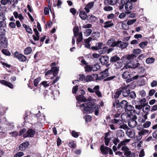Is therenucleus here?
<instances>
[{
    "instance_id": "4c0bfd02",
    "label": "nucleus",
    "mask_w": 157,
    "mask_h": 157,
    "mask_svg": "<svg viewBox=\"0 0 157 157\" xmlns=\"http://www.w3.org/2000/svg\"><path fill=\"white\" fill-rule=\"evenodd\" d=\"M130 13H128L127 11H126L125 12H122L121 13L119 14L118 17L120 19H123L126 16L127 14H128Z\"/></svg>"
},
{
    "instance_id": "6e6552de",
    "label": "nucleus",
    "mask_w": 157,
    "mask_h": 157,
    "mask_svg": "<svg viewBox=\"0 0 157 157\" xmlns=\"http://www.w3.org/2000/svg\"><path fill=\"white\" fill-rule=\"evenodd\" d=\"M128 45V42H123L121 41H117V46L121 49H124L126 48Z\"/></svg>"
},
{
    "instance_id": "2eb2a0df",
    "label": "nucleus",
    "mask_w": 157,
    "mask_h": 157,
    "mask_svg": "<svg viewBox=\"0 0 157 157\" xmlns=\"http://www.w3.org/2000/svg\"><path fill=\"white\" fill-rule=\"evenodd\" d=\"M108 69H106L101 72V75L100 77L101 79H103L107 78L109 76V74L108 73Z\"/></svg>"
},
{
    "instance_id": "6e6d98bb",
    "label": "nucleus",
    "mask_w": 157,
    "mask_h": 157,
    "mask_svg": "<svg viewBox=\"0 0 157 157\" xmlns=\"http://www.w3.org/2000/svg\"><path fill=\"white\" fill-rule=\"evenodd\" d=\"M24 155V153L23 152H19L16 154L14 155V157H21Z\"/></svg>"
},
{
    "instance_id": "9d476101",
    "label": "nucleus",
    "mask_w": 157,
    "mask_h": 157,
    "mask_svg": "<svg viewBox=\"0 0 157 157\" xmlns=\"http://www.w3.org/2000/svg\"><path fill=\"white\" fill-rule=\"evenodd\" d=\"M125 111L126 112H130L131 115L133 114L132 112L135 113V110L134 107L131 105H128L125 108Z\"/></svg>"
},
{
    "instance_id": "f257e3e1",
    "label": "nucleus",
    "mask_w": 157,
    "mask_h": 157,
    "mask_svg": "<svg viewBox=\"0 0 157 157\" xmlns=\"http://www.w3.org/2000/svg\"><path fill=\"white\" fill-rule=\"evenodd\" d=\"M89 102H87L84 104H82L81 107H82L83 109L86 112L91 113L90 111L93 112H94L95 114L96 115H98L99 113V108L100 106L98 105L94 106L90 101H91V98H89Z\"/></svg>"
},
{
    "instance_id": "c85d7f7f",
    "label": "nucleus",
    "mask_w": 157,
    "mask_h": 157,
    "mask_svg": "<svg viewBox=\"0 0 157 157\" xmlns=\"http://www.w3.org/2000/svg\"><path fill=\"white\" fill-rule=\"evenodd\" d=\"M79 16L81 18L84 20L86 18L87 15L84 11H81L80 12Z\"/></svg>"
},
{
    "instance_id": "20e7f679",
    "label": "nucleus",
    "mask_w": 157,
    "mask_h": 157,
    "mask_svg": "<svg viewBox=\"0 0 157 157\" xmlns=\"http://www.w3.org/2000/svg\"><path fill=\"white\" fill-rule=\"evenodd\" d=\"M139 63L137 62H134L132 61L128 63L123 67L124 69H128L130 68H136L139 66Z\"/></svg>"
},
{
    "instance_id": "0e129e2a",
    "label": "nucleus",
    "mask_w": 157,
    "mask_h": 157,
    "mask_svg": "<svg viewBox=\"0 0 157 157\" xmlns=\"http://www.w3.org/2000/svg\"><path fill=\"white\" fill-rule=\"evenodd\" d=\"M105 140V144L106 146H108L109 143L111 140V138H104Z\"/></svg>"
},
{
    "instance_id": "13d9d810",
    "label": "nucleus",
    "mask_w": 157,
    "mask_h": 157,
    "mask_svg": "<svg viewBox=\"0 0 157 157\" xmlns=\"http://www.w3.org/2000/svg\"><path fill=\"white\" fill-rule=\"evenodd\" d=\"M125 0H121V3L119 6L120 10H121L124 8V5H125Z\"/></svg>"
},
{
    "instance_id": "b1692460",
    "label": "nucleus",
    "mask_w": 157,
    "mask_h": 157,
    "mask_svg": "<svg viewBox=\"0 0 157 157\" xmlns=\"http://www.w3.org/2000/svg\"><path fill=\"white\" fill-rule=\"evenodd\" d=\"M29 145V144L28 142L23 143L20 146L19 149L21 150H24L28 147Z\"/></svg>"
},
{
    "instance_id": "dca6fc26",
    "label": "nucleus",
    "mask_w": 157,
    "mask_h": 157,
    "mask_svg": "<svg viewBox=\"0 0 157 157\" xmlns=\"http://www.w3.org/2000/svg\"><path fill=\"white\" fill-rule=\"evenodd\" d=\"M94 92L98 97L101 98L102 97V94L99 91V86L98 85L95 86L94 87Z\"/></svg>"
},
{
    "instance_id": "1a4fd4ad",
    "label": "nucleus",
    "mask_w": 157,
    "mask_h": 157,
    "mask_svg": "<svg viewBox=\"0 0 157 157\" xmlns=\"http://www.w3.org/2000/svg\"><path fill=\"white\" fill-rule=\"evenodd\" d=\"M35 132L34 130L31 129H29L27 132V134H24L23 136L24 137L26 138L27 137H32L33 136Z\"/></svg>"
},
{
    "instance_id": "79ce46f5",
    "label": "nucleus",
    "mask_w": 157,
    "mask_h": 157,
    "mask_svg": "<svg viewBox=\"0 0 157 157\" xmlns=\"http://www.w3.org/2000/svg\"><path fill=\"white\" fill-rule=\"evenodd\" d=\"M147 41L141 42L139 44V46L142 48L144 49L147 44Z\"/></svg>"
},
{
    "instance_id": "603ef678",
    "label": "nucleus",
    "mask_w": 157,
    "mask_h": 157,
    "mask_svg": "<svg viewBox=\"0 0 157 157\" xmlns=\"http://www.w3.org/2000/svg\"><path fill=\"white\" fill-rule=\"evenodd\" d=\"M41 80V78L39 77L36 79H35L33 82V83L35 86H36L39 82Z\"/></svg>"
},
{
    "instance_id": "c03bdc74",
    "label": "nucleus",
    "mask_w": 157,
    "mask_h": 157,
    "mask_svg": "<svg viewBox=\"0 0 157 157\" xmlns=\"http://www.w3.org/2000/svg\"><path fill=\"white\" fill-rule=\"evenodd\" d=\"M121 92L122 90H117L114 95V98H118L119 95L121 94Z\"/></svg>"
},
{
    "instance_id": "ddd939ff",
    "label": "nucleus",
    "mask_w": 157,
    "mask_h": 157,
    "mask_svg": "<svg viewBox=\"0 0 157 157\" xmlns=\"http://www.w3.org/2000/svg\"><path fill=\"white\" fill-rule=\"evenodd\" d=\"M109 57L107 56H103L99 59V60L102 64H106L109 61Z\"/></svg>"
},
{
    "instance_id": "bf43d9fd",
    "label": "nucleus",
    "mask_w": 157,
    "mask_h": 157,
    "mask_svg": "<svg viewBox=\"0 0 157 157\" xmlns=\"http://www.w3.org/2000/svg\"><path fill=\"white\" fill-rule=\"evenodd\" d=\"M104 10L106 11H110L113 10V8L110 6H106L104 8Z\"/></svg>"
},
{
    "instance_id": "3c124183",
    "label": "nucleus",
    "mask_w": 157,
    "mask_h": 157,
    "mask_svg": "<svg viewBox=\"0 0 157 157\" xmlns=\"http://www.w3.org/2000/svg\"><path fill=\"white\" fill-rule=\"evenodd\" d=\"M118 136L121 137H123L124 136V133L122 130H119L117 132Z\"/></svg>"
},
{
    "instance_id": "9b49d317",
    "label": "nucleus",
    "mask_w": 157,
    "mask_h": 157,
    "mask_svg": "<svg viewBox=\"0 0 157 157\" xmlns=\"http://www.w3.org/2000/svg\"><path fill=\"white\" fill-rule=\"evenodd\" d=\"M130 140L129 139H126L123 141H121L118 144L117 146V148L119 150L120 148L122 146H126L125 145L128 143Z\"/></svg>"
},
{
    "instance_id": "0eeeda50",
    "label": "nucleus",
    "mask_w": 157,
    "mask_h": 157,
    "mask_svg": "<svg viewBox=\"0 0 157 157\" xmlns=\"http://www.w3.org/2000/svg\"><path fill=\"white\" fill-rule=\"evenodd\" d=\"M132 8V4L130 2L125 1V8L128 13H130V11Z\"/></svg>"
},
{
    "instance_id": "c9c22d12",
    "label": "nucleus",
    "mask_w": 157,
    "mask_h": 157,
    "mask_svg": "<svg viewBox=\"0 0 157 157\" xmlns=\"http://www.w3.org/2000/svg\"><path fill=\"white\" fill-rule=\"evenodd\" d=\"M149 133V131L147 130L143 129L138 132V135L144 136Z\"/></svg>"
},
{
    "instance_id": "423d86ee",
    "label": "nucleus",
    "mask_w": 157,
    "mask_h": 157,
    "mask_svg": "<svg viewBox=\"0 0 157 157\" xmlns=\"http://www.w3.org/2000/svg\"><path fill=\"white\" fill-rule=\"evenodd\" d=\"M14 56L21 61L24 62L26 60V58L25 56L22 54H19L17 52H16L15 53Z\"/></svg>"
},
{
    "instance_id": "774afa93",
    "label": "nucleus",
    "mask_w": 157,
    "mask_h": 157,
    "mask_svg": "<svg viewBox=\"0 0 157 157\" xmlns=\"http://www.w3.org/2000/svg\"><path fill=\"white\" fill-rule=\"evenodd\" d=\"M151 124V122L150 121H146L144 124L143 127L145 128L149 127Z\"/></svg>"
},
{
    "instance_id": "72a5a7b5",
    "label": "nucleus",
    "mask_w": 157,
    "mask_h": 157,
    "mask_svg": "<svg viewBox=\"0 0 157 157\" xmlns=\"http://www.w3.org/2000/svg\"><path fill=\"white\" fill-rule=\"evenodd\" d=\"M24 28H25L27 32L29 33L32 34L33 32L31 28H30L29 26L25 24H24L23 25Z\"/></svg>"
},
{
    "instance_id": "f8f14e48",
    "label": "nucleus",
    "mask_w": 157,
    "mask_h": 157,
    "mask_svg": "<svg viewBox=\"0 0 157 157\" xmlns=\"http://www.w3.org/2000/svg\"><path fill=\"white\" fill-rule=\"evenodd\" d=\"M94 3L93 2H91L88 3L86 6L84 8L86 12L87 13H89L90 11V10L91 9L93 6Z\"/></svg>"
},
{
    "instance_id": "393cba45",
    "label": "nucleus",
    "mask_w": 157,
    "mask_h": 157,
    "mask_svg": "<svg viewBox=\"0 0 157 157\" xmlns=\"http://www.w3.org/2000/svg\"><path fill=\"white\" fill-rule=\"evenodd\" d=\"M76 99L77 101L84 102L86 101V99L82 95H79L76 97Z\"/></svg>"
},
{
    "instance_id": "a18cd8bd",
    "label": "nucleus",
    "mask_w": 157,
    "mask_h": 157,
    "mask_svg": "<svg viewBox=\"0 0 157 157\" xmlns=\"http://www.w3.org/2000/svg\"><path fill=\"white\" fill-rule=\"evenodd\" d=\"M92 32V30L90 29H88L85 30V35L86 36H88L90 35Z\"/></svg>"
},
{
    "instance_id": "7ed1b4c3",
    "label": "nucleus",
    "mask_w": 157,
    "mask_h": 157,
    "mask_svg": "<svg viewBox=\"0 0 157 157\" xmlns=\"http://www.w3.org/2000/svg\"><path fill=\"white\" fill-rule=\"evenodd\" d=\"M100 150L102 153L104 154H107L108 153V152L110 155H112L113 153V152L111 148L107 147H105L104 145L101 146Z\"/></svg>"
},
{
    "instance_id": "49530a36",
    "label": "nucleus",
    "mask_w": 157,
    "mask_h": 157,
    "mask_svg": "<svg viewBox=\"0 0 157 157\" xmlns=\"http://www.w3.org/2000/svg\"><path fill=\"white\" fill-rule=\"evenodd\" d=\"M74 37H76L77 36L78 32V27H75L73 29Z\"/></svg>"
},
{
    "instance_id": "4be33fe9",
    "label": "nucleus",
    "mask_w": 157,
    "mask_h": 157,
    "mask_svg": "<svg viewBox=\"0 0 157 157\" xmlns=\"http://www.w3.org/2000/svg\"><path fill=\"white\" fill-rule=\"evenodd\" d=\"M0 82L2 84L8 87L12 88L13 87V85L10 82L4 80H1Z\"/></svg>"
},
{
    "instance_id": "bb28decb",
    "label": "nucleus",
    "mask_w": 157,
    "mask_h": 157,
    "mask_svg": "<svg viewBox=\"0 0 157 157\" xmlns=\"http://www.w3.org/2000/svg\"><path fill=\"white\" fill-rule=\"evenodd\" d=\"M120 58L118 56H117L115 55L111 58L110 61L112 63L117 62L120 60Z\"/></svg>"
},
{
    "instance_id": "338daca9",
    "label": "nucleus",
    "mask_w": 157,
    "mask_h": 157,
    "mask_svg": "<svg viewBox=\"0 0 157 157\" xmlns=\"http://www.w3.org/2000/svg\"><path fill=\"white\" fill-rule=\"evenodd\" d=\"M72 135L75 138H77L78 136L79 135L78 132H76L75 131H72L71 132Z\"/></svg>"
},
{
    "instance_id": "a211bd4d",
    "label": "nucleus",
    "mask_w": 157,
    "mask_h": 157,
    "mask_svg": "<svg viewBox=\"0 0 157 157\" xmlns=\"http://www.w3.org/2000/svg\"><path fill=\"white\" fill-rule=\"evenodd\" d=\"M126 134L129 138H133L135 135V131L130 129H128L126 132Z\"/></svg>"
},
{
    "instance_id": "aec40b11",
    "label": "nucleus",
    "mask_w": 157,
    "mask_h": 157,
    "mask_svg": "<svg viewBox=\"0 0 157 157\" xmlns=\"http://www.w3.org/2000/svg\"><path fill=\"white\" fill-rule=\"evenodd\" d=\"M122 77L124 79H130L131 77V73L128 71H124L122 74Z\"/></svg>"
},
{
    "instance_id": "412c9836",
    "label": "nucleus",
    "mask_w": 157,
    "mask_h": 157,
    "mask_svg": "<svg viewBox=\"0 0 157 157\" xmlns=\"http://www.w3.org/2000/svg\"><path fill=\"white\" fill-rule=\"evenodd\" d=\"M137 124V123L136 121L133 119L130 120L128 122V126L132 128L135 127Z\"/></svg>"
},
{
    "instance_id": "e433bc0d",
    "label": "nucleus",
    "mask_w": 157,
    "mask_h": 157,
    "mask_svg": "<svg viewBox=\"0 0 157 157\" xmlns=\"http://www.w3.org/2000/svg\"><path fill=\"white\" fill-rule=\"evenodd\" d=\"M52 70L54 76H56L58 73V68L56 67H53L52 68Z\"/></svg>"
},
{
    "instance_id": "58836bf2",
    "label": "nucleus",
    "mask_w": 157,
    "mask_h": 157,
    "mask_svg": "<svg viewBox=\"0 0 157 157\" xmlns=\"http://www.w3.org/2000/svg\"><path fill=\"white\" fill-rule=\"evenodd\" d=\"M32 51L31 48L30 47L26 48L24 51V54L25 55L29 54Z\"/></svg>"
},
{
    "instance_id": "37998d69",
    "label": "nucleus",
    "mask_w": 157,
    "mask_h": 157,
    "mask_svg": "<svg viewBox=\"0 0 157 157\" xmlns=\"http://www.w3.org/2000/svg\"><path fill=\"white\" fill-rule=\"evenodd\" d=\"M76 145V143L74 141H72L68 143V146L71 148H75Z\"/></svg>"
},
{
    "instance_id": "09e8293b",
    "label": "nucleus",
    "mask_w": 157,
    "mask_h": 157,
    "mask_svg": "<svg viewBox=\"0 0 157 157\" xmlns=\"http://www.w3.org/2000/svg\"><path fill=\"white\" fill-rule=\"evenodd\" d=\"M141 52V50L139 48L134 49L133 51V53L134 55H138Z\"/></svg>"
},
{
    "instance_id": "69168bd1",
    "label": "nucleus",
    "mask_w": 157,
    "mask_h": 157,
    "mask_svg": "<svg viewBox=\"0 0 157 157\" xmlns=\"http://www.w3.org/2000/svg\"><path fill=\"white\" fill-rule=\"evenodd\" d=\"M130 97L132 98H135L136 97V94L135 92L134 91H132L129 94Z\"/></svg>"
},
{
    "instance_id": "39448f33",
    "label": "nucleus",
    "mask_w": 157,
    "mask_h": 157,
    "mask_svg": "<svg viewBox=\"0 0 157 157\" xmlns=\"http://www.w3.org/2000/svg\"><path fill=\"white\" fill-rule=\"evenodd\" d=\"M8 41L5 37H2L0 40V47L5 48L7 46Z\"/></svg>"
},
{
    "instance_id": "4d7b16f0",
    "label": "nucleus",
    "mask_w": 157,
    "mask_h": 157,
    "mask_svg": "<svg viewBox=\"0 0 157 157\" xmlns=\"http://www.w3.org/2000/svg\"><path fill=\"white\" fill-rule=\"evenodd\" d=\"M112 141L113 143L115 145H117L118 143L120 140L118 138H114L113 140Z\"/></svg>"
},
{
    "instance_id": "f3484780",
    "label": "nucleus",
    "mask_w": 157,
    "mask_h": 157,
    "mask_svg": "<svg viewBox=\"0 0 157 157\" xmlns=\"http://www.w3.org/2000/svg\"><path fill=\"white\" fill-rule=\"evenodd\" d=\"M117 41L116 42L115 40L113 39H111L109 40L107 42V44L109 46L115 47L117 45Z\"/></svg>"
},
{
    "instance_id": "f704fd0d",
    "label": "nucleus",
    "mask_w": 157,
    "mask_h": 157,
    "mask_svg": "<svg viewBox=\"0 0 157 157\" xmlns=\"http://www.w3.org/2000/svg\"><path fill=\"white\" fill-rule=\"evenodd\" d=\"M155 60V59L153 57L148 58L146 59V62L147 64H151L153 63Z\"/></svg>"
},
{
    "instance_id": "5fc2aeb1",
    "label": "nucleus",
    "mask_w": 157,
    "mask_h": 157,
    "mask_svg": "<svg viewBox=\"0 0 157 157\" xmlns=\"http://www.w3.org/2000/svg\"><path fill=\"white\" fill-rule=\"evenodd\" d=\"M139 76L138 75H136L134 76L132 78H130V79H127V82H129L133 80L139 78Z\"/></svg>"
},
{
    "instance_id": "052dcab7",
    "label": "nucleus",
    "mask_w": 157,
    "mask_h": 157,
    "mask_svg": "<svg viewBox=\"0 0 157 157\" xmlns=\"http://www.w3.org/2000/svg\"><path fill=\"white\" fill-rule=\"evenodd\" d=\"M82 39V34L81 32H80L78 34V37L77 38V41L78 42H80Z\"/></svg>"
},
{
    "instance_id": "8fccbe9b",
    "label": "nucleus",
    "mask_w": 157,
    "mask_h": 157,
    "mask_svg": "<svg viewBox=\"0 0 157 157\" xmlns=\"http://www.w3.org/2000/svg\"><path fill=\"white\" fill-rule=\"evenodd\" d=\"M85 70L86 71L90 72L92 71V66H90L89 65H86V66L84 67Z\"/></svg>"
},
{
    "instance_id": "864d4df0",
    "label": "nucleus",
    "mask_w": 157,
    "mask_h": 157,
    "mask_svg": "<svg viewBox=\"0 0 157 157\" xmlns=\"http://www.w3.org/2000/svg\"><path fill=\"white\" fill-rule=\"evenodd\" d=\"M136 19H133L129 20L127 21V24L128 25H131L135 22L136 21Z\"/></svg>"
},
{
    "instance_id": "e2e57ef3",
    "label": "nucleus",
    "mask_w": 157,
    "mask_h": 157,
    "mask_svg": "<svg viewBox=\"0 0 157 157\" xmlns=\"http://www.w3.org/2000/svg\"><path fill=\"white\" fill-rule=\"evenodd\" d=\"M2 53L4 55L6 56H10V53L6 49H2Z\"/></svg>"
},
{
    "instance_id": "ea45409f",
    "label": "nucleus",
    "mask_w": 157,
    "mask_h": 157,
    "mask_svg": "<svg viewBox=\"0 0 157 157\" xmlns=\"http://www.w3.org/2000/svg\"><path fill=\"white\" fill-rule=\"evenodd\" d=\"M93 79V78L92 76L90 75H88L86 76H85V81L88 82L92 81Z\"/></svg>"
},
{
    "instance_id": "a878e982",
    "label": "nucleus",
    "mask_w": 157,
    "mask_h": 157,
    "mask_svg": "<svg viewBox=\"0 0 157 157\" xmlns=\"http://www.w3.org/2000/svg\"><path fill=\"white\" fill-rule=\"evenodd\" d=\"M117 1V0H105L104 2L105 5L109 4L113 5L116 4Z\"/></svg>"
},
{
    "instance_id": "c756f323",
    "label": "nucleus",
    "mask_w": 157,
    "mask_h": 157,
    "mask_svg": "<svg viewBox=\"0 0 157 157\" xmlns=\"http://www.w3.org/2000/svg\"><path fill=\"white\" fill-rule=\"evenodd\" d=\"M114 24L111 21H107L105 22L104 27L106 28H108L111 27Z\"/></svg>"
},
{
    "instance_id": "6ab92c4d",
    "label": "nucleus",
    "mask_w": 157,
    "mask_h": 157,
    "mask_svg": "<svg viewBox=\"0 0 157 157\" xmlns=\"http://www.w3.org/2000/svg\"><path fill=\"white\" fill-rule=\"evenodd\" d=\"M122 94L124 97H127L128 96L130 93V90L129 89L123 88L122 90Z\"/></svg>"
},
{
    "instance_id": "f03ea898",
    "label": "nucleus",
    "mask_w": 157,
    "mask_h": 157,
    "mask_svg": "<svg viewBox=\"0 0 157 157\" xmlns=\"http://www.w3.org/2000/svg\"><path fill=\"white\" fill-rule=\"evenodd\" d=\"M121 150L124 151V155L126 157H135V154L133 152H132L127 146L122 147Z\"/></svg>"
},
{
    "instance_id": "a19ab883",
    "label": "nucleus",
    "mask_w": 157,
    "mask_h": 157,
    "mask_svg": "<svg viewBox=\"0 0 157 157\" xmlns=\"http://www.w3.org/2000/svg\"><path fill=\"white\" fill-rule=\"evenodd\" d=\"M115 67L117 68H120L122 66V63L121 62L118 61L114 65Z\"/></svg>"
},
{
    "instance_id": "5701e85b",
    "label": "nucleus",
    "mask_w": 157,
    "mask_h": 157,
    "mask_svg": "<svg viewBox=\"0 0 157 157\" xmlns=\"http://www.w3.org/2000/svg\"><path fill=\"white\" fill-rule=\"evenodd\" d=\"M136 56L133 54L125 56L126 59L131 61V62H132V61L134 60V59H136Z\"/></svg>"
},
{
    "instance_id": "473e14b6",
    "label": "nucleus",
    "mask_w": 157,
    "mask_h": 157,
    "mask_svg": "<svg viewBox=\"0 0 157 157\" xmlns=\"http://www.w3.org/2000/svg\"><path fill=\"white\" fill-rule=\"evenodd\" d=\"M120 105L121 107L125 109L128 105V103L126 100H124L120 102Z\"/></svg>"
},
{
    "instance_id": "4468645a",
    "label": "nucleus",
    "mask_w": 157,
    "mask_h": 157,
    "mask_svg": "<svg viewBox=\"0 0 157 157\" xmlns=\"http://www.w3.org/2000/svg\"><path fill=\"white\" fill-rule=\"evenodd\" d=\"M121 117L122 119L125 122L128 121L131 118V116L127 113L122 114L121 116Z\"/></svg>"
},
{
    "instance_id": "de8ad7c7",
    "label": "nucleus",
    "mask_w": 157,
    "mask_h": 157,
    "mask_svg": "<svg viewBox=\"0 0 157 157\" xmlns=\"http://www.w3.org/2000/svg\"><path fill=\"white\" fill-rule=\"evenodd\" d=\"M6 34V30L4 29H0V36L2 38Z\"/></svg>"
},
{
    "instance_id": "680f3d73",
    "label": "nucleus",
    "mask_w": 157,
    "mask_h": 157,
    "mask_svg": "<svg viewBox=\"0 0 157 157\" xmlns=\"http://www.w3.org/2000/svg\"><path fill=\"white\" fill-rule=\"evenodd\" d=\"M150 109V106L147 105L146 106V107L144 108L143 109V111L144 113H147V112L149 111Z\"/></svg>"
},
{
    "instance_id": "7c9ffc66",
    "label": "nucleus",
    "mask_w": 157,
    "mask_h": 157,
    "mask_svg": "<svg viewBox=\"0 0 157 157\" xmlns=\"http://www.w3.org/2000/svg\"><path fill=\"white\" fill-rule=\"evenodd\" d=\"M100 66L98 64H94L92 66V71H96L100 68Z\"/></svg>"
},
{
    "instance_id": "2f4dec72",
    "label": "nucleus",
    "mask_w": 157,
    "mask_h": 157,
    "mask_svg": "<svg viewBox=\"0 0 157 157\" xmlns=\"http://www.w3.org/2000/svg\"><path fill=\"white\" fill-rule=\"evenodd\" d=\"M12 0H1V3L3 5H6L7 4L10 5L11 4Z\"/></svg>"
},
{
    "instance_id": "cd10ccee",
    "label": "nucleus",
    "mask_w": 157,
    "mask_h": 157,
    "mask_svg": "<svg viewBox=\"0 0 157 157\" xmlns=\"http://www.w3.org/2000/svg\"><path fill=\"white\" fill-rule=\"evenodd\" d=\"M100 36V33L99 32H96L92 33V38L93 40H96L98 39Z\"/></svg>"
}]
</instances>
